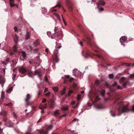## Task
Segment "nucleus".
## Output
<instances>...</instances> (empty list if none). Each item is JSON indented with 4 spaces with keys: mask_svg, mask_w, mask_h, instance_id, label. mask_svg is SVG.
<instances>
[{
    "mask_svg": "<svg viewBox=\"0 0 134 134\" xmlns=\"http://www.w3.org/2000/svg\"><path fill=\"white\" fill-rule=\"evenodd\" d=\"M81 95L80 94L78 95L77 97V99L78 100H79L81 99Z\"/></svg>",
    "mask_w": 134,
    "mask_h": 134,
    "instance_id": "a19ab883",
    "label": "nucleus"
},
{
    "mask_svg": "<svg viewBox=\"0 0 134 134\" xmlns=\"http://www.w3.org/2000/svg\"><path fill=\"white\" fill-rule=\"evenodd\" d=\"M42 120V119L41 118H40L39 120L37 121V123H38L39 122H41Z\"/></svg>",
    "mask_w": 134,
    "mask_h": 134,
    "instance_id": "0e129e2a",
    "label": "nucleus"
},
{
    "mask_svg": "<svg viewBox=\"0 0 134 134\" xmlns=\"http://www.w3.org/2000/svg\"><path fill=\"white\" fill-rule=\"evenodd\" d=\"M78 26L80 29V30H81V31H82L83 32V30H82V27H81V25H80V24H78Z\"/></svg>",
    "mask_w": 134,
    "mask_h": 134,
    "instance_id": "a18cd8bd",
    "label": "nucleus"
},
{
    "mask_svg": "<svg viewBox=\"0 0 134 134\" xmlns=\"http://www.w3.org/2000/svg\"><path fill=\"white\" fill-rule=\"evenodd\" d=\"M4 98V93L3 92H2L1 95V97L0 100V103H2L3 101V99Z\"/></svg>",
    "mask_w": 134,
    "mask_h": 134,
    "instance_id": "4468645a",
    "label": "nucleus"
},
{
    "mask_svg": "<svg viewBox=\"0 0 134 134\" xmlns=\"http://www.w3.org/2000/svg\"><path fill=\"white\" fill-rule=\"evenodd\" d=\"M54 31L55 32L53 34L55 37H58L60 35V33L57 27H55Z\"/></svg>",
    "mask_w": 134,
    "mask_h": 134,
    "instance_id": "9d476101",
    "label": "nucleus"
},
{
    "mask_svg": "<svg viewBox=\"0 0 134 134\" xmlns=\"http://www.w3.org/2000/svg\"><path fill=\"white\" fill-rule=\"evenodd\" d=\"M10 7H13L16 6V7H18V6L17 5H15V4H12L11 2H10Z\"/></svg>",
    "mask_w": 134,
    "mask_h": 134,
    "instance_id": "f704fd0d",
    "label": "nucleus"
},
{
    "mask_svg": "<svg viewBox=\"0 0 134 134\" xmlns=\"http://www.w3.org/2000/svg\"><path fill=\"white\" fill-rule=\"evenodd\" d=\"M105 91L104 90H103L101 91V95L103 96H104L105 95Z\"/></svg>",
    "mask_w": 134,
    "mask_h": 134,
    "instance_id": "c85d7f7f",
    "label": "nucleus"
},
{
    "mask_svg": "<svg viewBox=\"0 0 134 134\" xmlns=\"http://www.w3.org/2000/svg\"><path fill=\"white\" fill-rule=\"evenodd\" d=\"M99 1L98 2V5H104L105 3L103 1V0H99Z\"/></svg>",
    "mask_w": 134,
    "mask_h": 134,
    "instance_id": "2eb2a0df",
    "label": "nucleus"
},
{
    "mask_svg": "<svg viewBox=\"0 0 134 134\" xmlns=\"http://www.w3.org/2000/svg\"><path fill=\"white\" fill-rule=\"evenodd\" d=\"M26 71H27L28 73L29 74H30L32 73V72L31 70H27Z\"/></svg>",
    "mask_w": 134,
    "mask_h": 134,
    "instance_id": "8fccbe9b",
    "label": "nucleus"
},
{
    "mask_svg": "<svg viewBox=\"0 0 134 134\" xmlns=\"http://www.w3.org/2000/svg\"><path fill=\"white\" fill-rule=\"evenodd\" d=\"M110 112L111 113V115L112 116L114 117L116 116V115L115 114V112H114L112 111H110Z\"/></svg>",
    "mask_w": 134,
    "mask_h": 134,
    "instance_id": "a878e982",
    "label": "nucleus"
},
{
    "mask_svg": "<svg viewBox=\"0 0 134 134\" xmlns=\"http://www.w3.org/2000/svg\"><path fill=\"white\" fill-rule=\"evenodd\" d=\"M104 85L107 87H108L109 86V85L107 82H105Z\"/></svg>",
    "mask_w": 134,
    "mask_h": 134,
    "instance_id": "e433bc0d",
    "label": "nucleus"
},
{
    "mask_svg": "<svg viewBox=\"0 0 134 134\" xmlns=\"http://www.w3.org/2000/svg\"><path fill=\"white\" fill-rule=\"evenodd\" d=\"M80 104L79 102H78L76 104V105L75 106H72V107L74 108V109L76 108L78 106V105Z\"/></svg>",
    "mask_w": 134,
    "mask_h": 134,
    "instance_id": "4c0bfd02",
    "label": "nucleus"
},
{
    "mask_svg": "<svg viewBox=\"0 0 134 134\" xmlns=\"http://www.w3.org/2000/svg\"><path fill=\"white\" fill-rule=\"evenodd\" d=\"M61 6L58 3V4L55 6H54L53 8L52 9V12H56L57 10L56 9H54L56 8V7H59V8H60V7Z\"/></svg>",
    "mask_w": 134,
    "mask_h": 134,
    "instance_id": "dca6fc26",
    "label": "nucleus"
},
{
    "mask_svg": "<svg viewBox=\"0 0 134 134\" xmlns=\"http://www.w3.org/2000/svg\"><path fill=\"white\" fill-rule=\"evenodd\" d=\"M27 71V70L24 68L22 67L19 70V72L21 74H24Z\"/></svg>",
    "mask_w": 134,
    "mask_h": 134,
    "instance_id": "ddd939ff",
    "label": "nucleus"
},
{
    "mask_svg": "<svg viewBox=\"0 0 134 134\" xmlns=\"http://www.w3.org/2000/svg\"><path fill=\"white\" fill-rule=\"evenodd\" d=\"M44 79L47 82L48 81V78L46 76L45 77Z\"/></svg>",
    "mask_w": 134,
    "mask_h": 134,
    "instance_id": "bf43d9fd",
    "label": "nucleus"
},
{
    "mask_svg": "<svg viewBox=\"0 0 134 134\" xmlns=\"http://www.w3.org/2000/svg\"><path fill=\"white\" fill-rule=\"evenodd\" d=\"M66 4L69 10L71 12L72 11L73 8L72 4L69 0H65Z\"/></svg>",
    "mask_w": 134,
    "mask_h": 134,
    "instance_id": "423d86ee",
    "label": "nucleus"
},
{
    "mask_svg": "<svg viewBox=\"0 0 134 134\" xmlns=\"http://www.w3.org/2000/svg\"><path fill=\"white\" fill-rule=\"evenodd\" d=\"M40 72L38 71H36L35 72V74L39 76L40 75Z\"/></svg>",
    "mask_w": 134,
    "mask_h": 134,
    "instance_id": "72a5a7b5",
    "label": "nucleus"
},
{
    "mask_svg": "<svg viewBox=\"0 0 134 134\" xmlns=\"http://www.w3.org/2000/svg\"><path fill=\"white\" fill-rule=\"evenodd\" d=\"M109 77L110 79L113 78L114 75L113 74H110L109 75Z\"/></svg>",
    "mask_w": 134,
    "mask_h": 134,
    "instance_id": "ea45409f",
    "label": "nucleus"
},
{
    "mask_svg": "<svg viewBox=\"0 0 134 134\" xmlns=\"http://www.w3.org/2000/svg\"><path fill=\"white\" fill-rule=\"evenodd\" d=\"M31 96L29 94H28L26 97V98L25 99V101L26 103L25 107H27L30 104V103L29 100L31 98Z\"/></svg>",
    "mask_w": 134,
    "mask_h": 134,
    "instance_id": "39448f33",
    "label": "nucleus"
},
{
    "mask_svg": "<svg viewBox=\"0 0 134 134\" xmlns=\"http://www.w3.org/2000/svg\"><path fill=\"white\" fill-rule=\"evenodd\" d=\"M48 103H49L48 105L50 108H54V101L53 99H51L48 101Z\"/></svg>",
    "mask_w": 134,
    "mask_h": 134,
    "instance_id": "1a4fd4ad",
    "label": "nucleus"
},
{
    "mask_svg": "<svg viewBox=\"0 0 134 134\" xmlns=\"http://www.w3.org/2000/svg\"><path fill=\"white\" fill-rule=\"evenodd\" d=\"M17 48L16 46H14L13 48V51L14 52H17Z\"/></svg>",
    "mask_w": 134,
    "mask_h": 134,
    "instance_id": "bb28decb",
    "label": "nucleus"
},
{
    "mask_svg": "<svg viewBox=\"0 0 134 134\" xmlns=\"http://www.w3.org/2000/svg\"><path fill=\"white\" fill-rule=\"evenodd\" d=\"M4 105L6 106L11 107L12 105V104L11 103H10L8 104H4Z\"/></svg>",
    "mask_w": 134,
    "mask_h": 134,
    "instance_id": "c9c22d12",
    "label": "nucleus"
},
{
    "mask_svg": "<svg viewBox=\"0 0 134 134\" xmlns=\"http://www.w3.org/2000/svg\"><path fill=\"white\" fill-rule=\"evenodd\" d=\"M9 58H7L5 61H4L3 62V63L5 65L7 64V63L9 62Z\"/></svg>",
    "mask_w": 134,
    "mask_h": 134,
    "instance_id": "5701e85b",
    "label": "nucleus"
},
{
    "mask_svg": "<svg viewBox=\"0 0 134 134\" xmlns=\"http://www.w3.org/2000/svg\"><path fill=\"white\" fill-rule=\"evenodd\" d=\"M69 109V106L68 105L66 106L65 107H62L61 109L64 110L66 111Z\"/></svg>",
    "mask_w": 134,
    "mask_h": 134,
    "instance_id": "aec40b11",
    "label": "nucleus"
},
{
    "mask_svg": "<svg viewBox=\"0 0 134 134\" xmlns=\"http://www.w3.org/2000/svg\"><path fill=\"white\" fill-rule=\"evenodd\" d=\"M66 89L65 88H64L63 89V91L62 92V94H65V90Z\"/></svg>",
    "mask_w": 134,
    "mask_h": 134,
    "instance_id": "4d7b16f0",
    "label": "nucleus"
},
{
    "mask_svg": "<svg viewBox=\"0 0 134 134\" xmlns=\"http://www.w3.org/2000/svg\"><path fill=\"white\" fill-rule=\"evenodd\" d=\"M2 132H3V129L0 128V134Z\"/></svg>",
    "mask_w": 134,
    "mask_h": 134,
    "instance_id": "69168bd1",
    "label": "nucleus"
},
{
    "mask_svg": "<svg viewBox=\"0 0 134 134\" xmlns=\"http://www.w3.org/2000/svg\"><path fill=\"white\" fill-rule=\"evenodd\" d=\"M17 29H18L17 27L16 26H15L14 28V30H15V32L17 31Z\"/></svg>",
    "mask_w": 134,
    "mask_h": 134,
    "instance_id": "5fc2aeb1",
    "label": "nucleus"
},
{
    "mask_svg": "<svg viewBox=\"0 0 134 134\" xmlns=\"http://www.w3.org/2000/svg\"><path fill=\"white\" fill-rule=\"evenodd\" d=\"M12 62L13 63V64L14 65H15L17 63V61L16 59H15L13 60Z\"/></svg>",
    "mask_w": 134,
    "mask_h": 134,
    "instance_id": "473e14b6",
    "label": "nucleus"
},
{
    "mask_svg": "<svg viewBox=\"0 0 134 134\" xmlns=\"http://www.w3.org/2000/svg\"><path fill=\"white\" fill-rule=\"evenodd\" d=\"M116 87H117V88L118 89H122V87H121L119 85H118Z\"/></svg>",
    "mask_w": 134,
    "mask_h": 134,
    "instance_id": "37998d69",
    "label": "nucleus"
},
{
    "mask_svg": "<svg viewBox=\"0 0 134 134\" xmlns=\"http://www.w3.org/2000/svg\"><path fill=\"white\" fill-rule=\"evenodd\" d=\"M79 44H80L81 46H82V41H80L79 42Z\"/></svg>",
    "mask_w": 134,
    "mask_h": 134,
    "instance_id": "338daca9",
    "label": "nucleus"
},
{
    "mask_svg": "<svg viewBox=\"0 0 134 134\" xmlns=\"http://www.w3.org/2000/svg\"><path fill=\"white\" fill-rule=\"evenodd\" d=\"M119 98L118 97L116 98L113 104L114 107L116 108V106H118L117 107H118V110L119 112V116L120 115V113H121L127 112L130 111V110L128 108V105H124L122 102H119Z\"/></svg>",
    "mask_w": 134,
    "mask_h": 134,
    "instance_id": "f257e3e1",
    "label": "nucleus"
},
{
    "mask_svg": "<svg viewBox=\"0 0 134 134\" xmlns=\"http://www.w3.org/2000/svg\"><path fill=\"white\" fill-rule=\"evenodd\" d=\"M13 87H11L9 88L7 90V92L8 93H10L13 90Z\"/></svg>",
    "mask_w": 134,
    "mask_h": 134,
    "instance_id": "4be33fe9",
    "label": "nucleus"
},
{
    "mask_svg": "<svg viewBox=\"0 0 134 134\" xmlns=\"http://www.w3.org/2000/svg\"><path fill=\"white\" fill-rule=\"evenodd\" d=\"M131 65V64L126 63H123L122 64V65L129 66Z\"/></svg>",
    "mask_w": 134,
    "mask_h": 134,
    "instance_id": "393cba45",
    "label": "nucleus"
},
{
    "mask_svg": "<svg viewBox=\"0 0 134 134\" xmlns=\"http://www.w3.org/2000/svg\"><path fill=\"white\" fill-rule=\"evenodd\" d=\"M50 94V92H48L45 94V95L46 96L48 97L49 96Z\"/></svg>",
    "mask_w": 134,
    "mask_h": 134,
    "instance_id": "3c124183",
    "label": "nucleus"
},
{
    "mask_svg": "<svg viewBox=\"0 0 134 134\" xmlns=\"http://www.w3.org/2000/svg\"><path fill=\"white\" fill-rule=\"evenodd\" d=\"M52 127V125H50L48 126L47 129L44 131L43 130H42L40 131V134H48V130L51 129Z\"/></svg>",
    "mask_w": 134,
    "mask_h": 134,
    "instance_id": "0eeeda50",
    "label": "nucleus"
},
{
    "mask_svg": "<svg viewBox=\"0 0 134 134\" xmlns=\"http://www.w3.org/2000/svg\"><path fill=\"white\" fill-rule=\"evenodd\" d=\"M73 90H69L68 92V96H69L71 94V93H73Z\"/></svg>",
    "mask_w": 134,
    "mask_h": 134,
    "instance_id": "cd10ccee",
    "label": "nucleus"
},
{
    "mask_svg": "<svg viewBox=\"0 0 134 134\" xmlns=\"http://www.w3.org/2000/svg\"><path fill=\"white\" fill-rule=\"evenodd\" d=\"M46 101V99H43L42 100V102L43 103H45Z\"/></svg>",
    "mask_w": 134,
    "mask_h": 134,
    "instance_id": "603ef678",
    "label": "nucleus"
},
{
    "mask_svg": "<svg viewBox=\"0 0 134 134\" xmlns=\"http://www.w3.org/2000/svg\"><path fill=\"white\" fill-rule=\"evenodd\" d=\"M13 116L14 117V118H15V119H16V118L17 117V115L14 113H13Z\"/></svg>",
    "mask_w": 134,
    "mask_h": 134,
    "instance_id": "79ce46f5",
    "label": "nucleus"
},
{
    "mask_svg": "<svg viewBox=\"0 0 134 134\" xmlns=\"http://www.w3.org/2000/svg\"><path fill=\"white\" fill-rule=\"evenodd\" d=\"M100 82L98 80H97L95 82V85L97 86H98L99 85Z\"/></svg>",
    "mask_w": 134,
    "mask_h": 134,
    "instance_id": "2f4dec72",
    "label": "nucleus"
},
{
    "mask_svg": "<svg viewBox=\"0 0 134 134\" xmlns=\"http://www.w3.org/2000/svg\"><path fill=\"white\" fill-rule=\"evenodd\" d=\"M0 115L4 116L3 117V121L6 122H7V123L10 125L12 124V122L11 120H8L7 117V113L5 111L2 110L0 113Z\"/></svg>",
    "mask_w": 134,
    "mask_h": 134,
    "instance_id": "f03ea898",
    "label": "nucleus"
},
{
    "mask_svg": "<svg viewBox=\"0 0 134 134\" xmlns=\"http://www.w3.org/2000/svg\"><path fill=\"white\" fill-rule=\"evenodd\" d=\"M86 51H87L88 52L86 53L87 55V56H89L90 55L89 54L90 53L89 51V50L87 48H86Z\"/></svg>",
    "mask_w": 134,
    "mask_h": 134,
    "instance_id": "c03bdc74",
    "label": "nucleus"
},
{
    "mask_svg": "<svg viewBox=\"0 0 134 134\" xmlns=\"http://www.w3.org/2000/svg\"><path fill=\"white\" fill-rule=\"evenodd\" d=\"M45 51L47 53H48V48H46L45 49Z\"/></svg>",
    "mask_w": 134,
    "mask_h": 134,
    "instance_id": "774afa93",
    "label": "nucleus"
},
{
    "mask_svg": "<svg viewBox=\"0 0 134 134\" xmlns=\"http://www.w3.org/2000/svg\"><path fill=\"white\" fill-rule=\"evenodd\" d=\"M60 113L59 111L58 110H57L54 112V115L55 116L57 117L60 114Z\"/></svg>",
    "mask_w": 134,
    "mask_h": 134,
    "instance_id": "a211bd4d",
    "label": "nucleus"
},
{
    "mask_svg": "<svg viewBox=\"0 0 134 134\" xmlns=\"http://www.w3.org/2000/svg\"><path fill=\"white\" fill-rule=\"evenodd\" d=\"M117 85V83L116 82H114V83L112 85L113 86H115Z\"/></svg>",
    "mask_w": 134,
    "mask_h": 134,
    "instance_id": "49530a36",
    "label": "nucleus"
},
{
    "mask_svg": "<svg viewBox=\"0 0 134 134\" xmlns=\"http://www.w3.org/2000/svg\"><path fill=\"white\" fill-rule=\"evenodd\" d=\"M34 44L35 46H37L39 44V41L38 39L36 40V41L34 42Z\"/></svg>",
    "mask_w": 134,
    "mask_h": 134,
    "instance_id": "412c9836",
    "label": "nucleus"
},
{
    "mask_svg": "<svg viewBox=\"0 0 134 134\" xmlns=\"http://www.w3.org/2000/svg\"><path fill=\"white\" fill-rule=\"evenodd\" d=\"M14 41L16 43H17L18 41V37L16 35H15L14 37Z\"/></svg>",
    "mask_w": 134,
    "mask_h": 134,
    "instance_id": "f3484780",
    "label": "nucleus"
},
{
    "mask_svg": "<svg viewBox=\"0 0 134 134\" xmlns=\"http://www.w3.org/2000/svg\"><path fill=\"white\" fill-rule=\"evenodd\" d=\"M129 77L131 79L134 78V73L130 74V75Z\"/></svg>",
    "mask_w": 134,
    "mask_h": 134,
    "instance_id": "58836bf2",
    "label": "nucleus"
},
{
    "mask_svg": "<svg viewBox=\"0 0 134 134\" xmlns=\"http://www.w3.org/2000/svg\"><path fill=\"white\" fill-rule=\"evenodd\" d=\"M127 39V37L126 36L122 37L120 38V41L122 45L125 46V44L124 43L126 41Z\"/></svg>",
    "mask_w": 134,
    "mask_h": 134,
    "instance_id": "9b49d317",
    "label": "nucleus"
},
{
    "mask_svg": "<svg viewBox=\"0 0 134 134\" xmlns=\"http://www.w3.org/2000/svg\"><path fill=\"white\" fill-rule=\"evenodd\" d=\"M16 76V74H14V75L13 76V80H14L15 79Z\"/></svg>",
    "mask_w": 134,
    "mask_h": 134,
    "instance_id": "864d4df0",
    "label": "nucleus"
},
{
    "mask_svg": "<svg viewBox=\"0 0 134 134\" xmlns=\"http://www.w3.org/2000/svg\"><path fill=\"white\" fill-rule=\"evenodd\" d=\"M86 38L87 40V43L88 45H90V47L92 48H94V47H96V46L94 42L91 41V38L88 36H86Z\"/></svg>",
    "mask_w": 134,
    "mask_h": 134,
    "instance_id": "7ed1b4c3",
    "label": "nucleus"
},
{
    "mask_svg": "<svg viewBox=\"0 0 134 134\" xmlns=\"http://www.w3.org/2000/svg\"><path fill=\"white\" fill-rule=\"evenodd\" d=\"M38 49H35L34 50V53H36V52H38Z\"/></svg>",
    "mask_w": 134,
    "mask_h": 134,
    "instance_id": "13d9d810",
    "label": "nucleus"
},
{
    "mask_svg": "<svg viewBox=\"0 0 134 134\" xmlns=\"http://www.w3.org/2000/svg\"><path fill=\"white\" fill-rule=\"evenodd\" d=\"M77 86V85L74 83L72 85L73 87L74 88V89L76 90Z\"/></svg>",
    "mask_w": 134,
    "mask_h": 134,
    "instance_id": "c756f323",
    "label": "nucleus"
},
{
    "mask_svg": "<svg viewBox=\"0 0 134 134\" xmlns=\"http://www.w3.org/2000/svg\"><path fill=\"white\" fill-rule=\"evenodd\" d=\"M99 109H102L103 108V107L102 105H98L97 107Z\"/></svg>",
    "mask_w": 134,
    "mask_h": 134,
    "instance_id": "de8ad7c7",
    "label": "nucleus"
},
{
    "mask_svg": "<svg viewBox=\"0 0 134 134\" xmlns=\"http://www.w3.org/2000/svg\"><path fill=\"white\" fill-rule=\"evenodd\" d=\"M62 47L61 46L58 47L56 49L54 52V60L55 62L56 63L58 62L59 61V59L58 57L57 54L58 53V49H59Z\"/></svg>",
    "mask_w": 134,
    "mask_h": 134,
    "instance_id": "20e7f679",
    "label": "nucleus"
},
{
    "mask_svg": "<svg viewBox=\"0 0 134 134\" xmlns=\"http://www.w3.org/2000/svg\"><path fill=\"white\" fill-rule=\"evenodd\" d=\"M42 93V91L41 90L38 91V96H40Z\"/></svg>",
    "mask_w": 134,
    "mask_h": 134,
    "instance_id": "09e8293b",
    "label": "nucleus"
},
{
    "mask_svg": "<svg viewBox=\"0 0 134 134\" xmlns=\"http://www.w3.org/2000/svg\"><path fill=\"white\" fill-rule=\"evenodd\" d=\"M104 10V9L103 8H101L99 9V10L100 11H103Z\"/></svg>",
    "mask_w": 134,
    "mask_h": 134,
    "instance_id": "e2e57ef3",
    "label": "nucleus"
},
{
    "mask_svg": "<svg viewBox=\"0 0 134 134\" xmlns=\"http://www.w3.org/2000/svg\"><path fill=\"white\" fill-rule=\"evenodd\" d=\"M55 16L58 18H59L60 17L57 14L55 13Z\"/></svg>",
    "mask_w": 134,
    "mask_h": 134,
    "instance_id": "052dcab7",
    "label": "nucleus"
},
{
    "mask_svg": "<svg viewBox=\"0 0 134 134\" xmlns=\"http://www.w3.org/2000/svg\"><path fill=\"white\" fill-rule=\"evenodd\" d=\"M66 79H64V82L65 83L67 82L68 80H69L70 82H71L73 80V78H70V76L69 75L65 76Z\"/></svg>",
    "mask_w": 134,
    "mask_h": 134,
    "instance_id": "f8f14e48",
    "label": "nucleus"
},
{
    "mask_svg": "<svg viewBox=\"0 0 134 134\" xmlns=\"http://www.w3.org/2000/svg\"><path fill=\"white\" fill-rule=\"evenodd\" d=\"M53 89L55 92H57L58 91L59 88L57 87V86L53 87Z\"/></svg>",
    "mask_w": 134,
    "mask_h": 134,
    "instance_id": "b1692460",
    "label": "nucleus"
},
{
    "mask_svg": "<svg viewBox=\"0 0 134 134\" xmlns=\"http://www.w3.org/2000/svg\"><path fill=\"white\" fill-rule=\"evenodd\" d=\"M22 54L24 58H25L26 57V54L25 52L23 51L22 52Z\"/></svg>",
    "mask_w": 134,
    "mask_h": 134,
    "instance_id": "7c9ffc66",
    "label": "nucleus"
},
{
    "mask_svg": "<svg viewBox=\"0 0 134 134\" xmlns=\"http://www.w3.org/2000/svg\"><path fill=\"white\" fill-rule=\"evenodd\" d=\"M75 103V101H73L71 103V104L72 105V106H74V105Z\"/></svg>",
    "mask_w": 134,
    "mask_h": 134,
    "instance_id": "6e6d98bb",
    "label": "nucleus"
},
{
    "mask_svg": "<svg viewBox=\"0 0 134 134\" xmlns=\"http://www.w3.org/2000/svg\"><path fill=\"white\" fill-rule=\"evenodd\" d=\"M30 34L29 32H27L26 34V37L25 39L26 40H28L30 39Z\"/></svg>",
    "mask_w": 134,
    "mask_h": 134,
    "instance_id": "6ab92c4d",
    "label": "nucleus"
},
{
    "mask_svg": "<svg viewBox=\"0 0 134 134\" xmlns=\"http://www.w3.org/2000/svg\"><path fill=\"white\" fill-rule=\"evenodd\" d=\"M131 110L134 112V105H133L131 108Z\"/></svg>",
    "mask_w": 134,
    "mask_h": 134,
    "instance_id": "680f3d73",
    "label": "nucleus"
},
{
    "mask_svg": "<svg viewBox=\"0 0 134 134\" xmlns=\"http://www.w3.org/2000/svg\"><path fill=\"white\" fill-rule=\"evenodd\" d=\"M125 80V78L124 77H122L120 79V81L123 83V84H122V86L124 88L126 87V86L129 83L128 81H124Z\"/></svg>",
    "mask_w": 134,
    "mask_h": 134,
    "instance_id": "6e6552de",
    "label": "nucleus"
}]
</instances>
